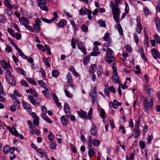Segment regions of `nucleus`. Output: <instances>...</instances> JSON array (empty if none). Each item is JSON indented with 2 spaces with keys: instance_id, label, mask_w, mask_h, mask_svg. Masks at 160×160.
Returning <instances> with one entry per match:
<instances>
[{
  "instance_id": "obj_1",
  "label": "nucleus",
  "mask_w": 160,
  "mask_h": 160,
  "mask_svg": "<svg viewBox=\"0 0 160 160\" xmlns=\"http://www.w3.org/2000/svg\"><path fill=\"white\" fill-rule=\"evenodd\" d=\"M154 100V98H151L149 102L147 98L145 97H143L142 105L145 111H148L149 110H151L152 109Z\"/></svg>"
},
{
  "instance_id": "obj_2",
  "label": "nucleus",
  "mask_w": 160,
  "mask_h": 160,
  "mask_svg": "<svg viewBox=\"0 0 160 160\" xmlns=\"http://www.w3.org/2000/svg\"><path fill=\"white\" fill-rule=\"evenodd\" d=\"M140 120L139 118H138L136 121L134 128V131L135 132L134 137L137 138L140 135V129H139L140 127Z\"/></svg>"
},
{
  "instance_id": "obj_3",
  "label": "nucleus",
  "mask_w": 160,
  "mask_h": 160,
  "mask_svg": "<svg viewBox=\"0 0 160 160\" xmlns=\"http://www.w3.org/2000/svg\"><path fill=\"white\" fill-rule=\"evenodd\" d=\"M0 65L3 69L6 70L7 72H12V69L9 63L7 62L4 60H2L0 62Z\"/></svg>"
},
{
  "instance_id": "obj_4",
  "label": "nucleus",
  "mask_w": 160,
  "mask_h": 160,
  "mask_svg": "<svg viewBox=\"0 0 160 160\" xmlns=\"http://www.w3.org/2000/svg\"><path fill=\"white\" fill-rule=\"evenodd\" d=\"M12 72H8L6 75V80L8 82L12 85H14L15 84V81L14 78L11 75Z\"/></svg>"
},
{
  "instance_id": "obj_5",
  "label": "nucleus",
  "mask_w": 160,
  "mask_h": 160,
  "mask_svg": "<svg viewBox=\"0 0 160 160\" xmlns=\"http://www.w3.org/2000/svg\"><path fill=\"white\" fill-rule=\"evenodd\" d=\"M75 41L78 48L81 50L84 55H86V52L85 47L82 43L78 39H75Z\"/></svg>"
},
{
  "instance_id": "obj_6",
  "label": "nucleus",
  "mask_w": 160,
  "mask_h": 160,
  "mask_svg": "<svg viewBox=\"0 0 160 160\" xmlns=\"http://www.w3.org/2000/svg\"><path fill=\"white\" fill-rule=\"evenodd\" d=\"M111 4L112 5V10L113 16H119L120 10L118 6H115L113 5V3L112 2H110V5H111Z\"/></svg>"
},
{
  "instance_id": "obj_7",
  "label": "nucleus",
  "mask_w": 160,
  "mask_h": 160,
  "mask_svg": "<svg viewBox=\"0 0 160 160\" xmlns=\"http://www.w3.org/2000/svg\"><path fill=\"white\" fill-rule=\"evenodd\" d=\"M35 23L33 25V27L37 33H39L40 30V22L41 21L39 18H37L35 20Z\"/></svg>"
},
{
  "instance_id": "obj_8",
  "label": "nucleus",
  "mask_w": 160,
  "mask_h": 160,
  "mask_svg": "<svg viewBox=\"0 0 160 160\" xmlns=\"http://www.w3.org/2000/svg\"><path fill=\"white\" fill-rule=\"evenodd\" d=\"M90 132L91 134L95 136L96 135L98 131L97 129L96 125L94 123L92 124V127L90 130Z\"/></svg>"
},
{
  "instance_id": "obj_9",
  "label": "nucleus",
  "mask_w": 160,
  "mask_h": 160,
  "mask_svg": "<svg viewBox=\"0 0 160 160\" xmlns=\"http://www.w3.org/2000/svg\"><path fill=\"white\" fill-rule=\"evenodd\" d=\"M78 113L80 117L81 118L84 119H88L87 114L83 110L78 111Z\"/></svg>"
},
{
  "instance_id": "obj_10",
  "label": "nucleus",
  "mask_w": 160,
  "mask_h": 160,
  "mask_svg": "<svg viewBox=\"0 0 160 160\" xmlns=\"http://www.w3.org/2000/svg\"><path fill=\"white\" fill-rule=\"evenodd\" d=\"M99 53L98 47H95L93 48L92 52L90 53V55L92 56H97Z\"/></svg>"
},
{
  "instance_id": "obj_11",
  "label": "nucleus",
  "mask_w": 160,
  "mask_h": 160,
  "mask_svg": "<svg viewBox=\"0 0 160 160\" xmlns=\"http://www.w3.org/2000/svg\"><path fill=\"white\" fill-rule=\"evenodd\" d=\"M37 151L39 153L42 155L41 158L43 157L46 158H48V155L44 150L40 148H39L38 149Z\"/></svg>"
},
{
  "instance_id": "obj_12",
  "label": "nucleus",
  "mask_w": 160,
  "mask_h": 160,
  "mask_svg": "<svg viewBox=\"0 0 160 160\" xmlns=\"http://www.w3.org/2000/svg\"><path fill=\"white\" fill-rule=\"evenodd\" d=\"M151 53L153 57L155 59H157L160 55L159 52L155 49H152L151 50Z\"/></svg>"
},
{
  "instance_id": "obj_13",
  "label": "nucleus",
  "mask_w": 160,
  "mask_h": 160,
  "mask_svg": "<svg viewBox=\"0 0 160 160\" xmlns=\"http://www.w3.org/2000/svg\"><path fill=\"white\" fill-rule=\"evenodd\" d=\"M61 122L62 124L64 126H67L68 122L66 117L65 116H62L61 118Z\"/></svg>"
},
{
  "instance_id": "obj_14",
  "label": "nucleus",
  "mask_w": 160,
  "mask_h": 160,
  "mask_svg": "<svg viewBox=\"0 0 160 160\" xmlns=\"http://www.w3.org/2000/svg\"><path fill=\"white\" fill-rule=\"evenodd\" d=\"M22 104L23 108L27 110L31 109L30 105L28 102L25 101H23Z\"/></svg>"
},
{
  "instance_id": "obj_15",
  "label": "nucleus",
  "mask_w": 160,
  "mask_h": 160,
  "mask_svg": "<svg viewBox=\"0 0 160 160\" xmlns=\"http://www.w3.org/2000/svg\"><path fill=\"white\" fill-rule=\"evenodd\" d=\"M7 128L12 135H14L16 137L18 136L19 135V133L17 130L13 131L12 128L9 126L7 127Z\"/></svg>"
},
{
  "instance_id": "obj_16",
  "label": "nucleus",
  "mask_w": 160,
  "mask_h": 160,
  "mask_svg": "<svg viewBox=\"0 0 160 160\" xmlns=\"http://www.w3.org/2000/svg\"><path fill=\"white\" fill-rule=\"evenodd\" d=\"M121 105V102H118L115 99H114L113 100V103H112V107L116 109L118 108V106H120Z\"/></svg>"
},
{
  "instance_id": "obj_17",
  "label": "nucleus",
  "mask_w": 160,
  "mask_h": 160,
  "mask_svg": "<svg viewBox=\"0 0 160 160\" xmlns=\"http://www.w3.org/2000/svg\"><path fill=\"white\" fill-rule=\"evenodd\" d=\"M97 69V65L93 64L90 66L89 68V72L91 74L95 72Z\"/></svg>"
},
{
  "instance_id": "obj_18",
  "label": "nucleus",
  "mask_w": 160,
  "mask_h": 160,
  "mask_svg": "<svg viewBox=\"0 0 160 160\" xmlns=\"http://www.w3.org/2000/svg\"><path fill=\"white\" fill-rule=\"evenodd\" d=\"M145 89L146 92L148 94L150 95L152 94L153 92V90L151 88L150 86H146V84H145Z\"/></svg>"
},
{
  "instance_id": "obj_19",
  "label": "nucleus",
  "mask_w": 160,
  "mask_h": 160,
  "mask_svg": "<svg viewBox=\"0 0 160 160\" xmlns=\"http://www.w3.org/2000/svg\"><path fill=\"white\" fill-rule=\"evenodd\" d=\"M26 92L28 93H30L31 94L34 95V96L36 98L38 96L37 93L32 88H30L29 89L27 90Z\"/></svg>"
},
{
  "instance_id": "obj_20",
  "label": "nucleus",
  "mask_w": 160,
  "mask_h": 160,
  "mask_svg": "<svg viewBox=\"0 0 160 160\" xmlns=\"http://www.w3.org/2000/svg\"><path fill=\"white\" fill-rule=\"evenodd\" d=\"M112 82L114 83H117L119 81V78L117 74L112 75Z\"/></svg>"
},
{
  "instance_id": "obj_21",
  "label": "nucleus",
  "mask_w": 160,
  "mask_h": 160,
  "mask_svg": "<svg viewBox=\"0 0 160 160\" xmlns=\"http://www.w3.org/2000/svg\"><path fill=\"white\" fill-rule=\"evenodd\" d=\"M42 60L43 61L45 64L47 66V67L50 68V65L48 62V60H50V58L48 57L47 59L45 57H43L42 58Z\"/></svg>"
},
{
  "instance_id": "obj_22",
  "label": "nucleus",
  "mask_w": 160,
  "mask_h": 160,
  "mask_svg": "<svg viewBox=\"0 0 160 160\" xmlns=\"http://www.w3.org/2000/svg\"><path fill=\"white\" fill-rule=\"evenodd\" d=\"M88 140L87 141V144L88 148H92V137L91 136H89L88 137Z\"/></svg>"
},
{
  "instance_id": "obj_23",
  "label": "nucleus",
  "mask_w": 160,
  "mask_h": 160,
  "mask_svg": "<svg viewBox=\"0 0 160 160\" xmlns=\"http://www.w3.org/2000/svg\"><path fill=\"white\" fill-rule=\"evenodd\" d=\"M155 22L158 31H160V20L158 17H156L155 19Z\"/></svg>"
},
{
  "instance_id": "obj_24",
  "label": "nucleus",
  "mask_w": 160,
  "mask_h": 160,
  "mask_svg": "<svg viewBox=\"0 0 160 160\" xmlns=\"http://www.w3.org/2000/svg\"><path fill=\"white\" fill-rule=\"evenodd\" d=\"M64 87L65 88L64 90V92L65 95L67 97L69 98H71L72 97V95L66 89V88H68L69 86L68 85H65L64 86Z\"/></svg>"
},
{
  "instance_id": "obj_25",
  "label": "nucleus",
  "mask_w": 160,
  "mask_h": 160,
  "mask_svg": "<svg viewBox=\"0 0 160 160\" xmlns=\"http://www.w3.org/2000/svg\"><path fill=\"white\" fill-rule=\"evenodd\" d=\"M67 24V22L64 19H62L58 23V26L61 27H64Z\"/></svg>"
},
{
  "instance_id": "obj_26",
  "label": "nucleus",
  "mask_w": 160,
  "mask_h": 160,
  "mask_svg": "<svg viewBox=\"0 0 160 160\" xmlns=\"http://www.w3.org/2000/svg\"><path fill=\"white\" fill-rule=\"evenodd\" d=\"M106 62L109 63H111L112 61L114 60V58L113 56H111L110 55H108L107 57L106 58Z\"/></svg>"
},
{
  "instance_id": "obj_27",
  "label": "nucleus",
  "mask_w": 160,
  "mask_h": 160,
  "mask_svg": "<svg viewBox=\"0 0 160 160\" xmlns=\"http://www.w3.org/2000/svg\"><path fill=\"white\" fill-rule=\"evenodd\" d=\"M41 117L45 121H47L49 123H51L52 122L50 119L45 114H42L41 115Z\"/></svg>"
},
{
  "instance_id": "obj_28",
  "label": "nucleus",
  "mask_w": 160,
  "mask_h": 160,
  "mask_svg": "<svg viewBox=\"0 0 160 160\" xmlns=\"http://www.w3.org/2000/svg\"><path fill=\"white\" fill-rule=\"evenodd\" d=\"M19 21L20 22V23L22 24V22H26L27 24H28L29 23V20L26 18H25L24 17H22L21 18L19 19Z\"/></svg>"
},
{
  "instance_id": "obj_29",
  "label": "nucleus",
  "mask_w": 160,
  "mask_h": 160,
  "mask_svg": "<svg viewBox=\"0 0 160 160\" xmlns=\"http://www.w3.org/2000/svg\"><path fill=\"white\" fill-rule=\"evenodd\" d=\"M16 71L17 72L20 74L23 75L24 76L26 75V74L25 73V71L21 68H16Z\"/></svg>"
},
{
  "instance_id": "obj_30",
  "label": "nucleus",
  "mask_w": 160,
  "mask_h": 160,
  "mask_svg": "<svg viewBox=\"0 0 160 160\" xmlns=\"http://www.w3.org/2000/svg\"><path fill=\"white\" fill-rule=\"evenodd\" d=\"M22 25L24 26L25 28L29 31L34 32V30L32 28V27L31 26L25 23L24 22H22Z\"/></svg>"
},
{
  "instance_id": "obj_31",
  "label": "nucleus",
  "mask_w": 160,
  "mask_h": 160,
  "mask_svg": "<svg viewBox=\"0 0 160 160\" xmlns=\"http://www.w3.org/2000/svg\"><path fill=\"white\" fill-rule=\"evenodd\" d=\"M26 79L28 82L34 85H37V82L31 78L27 77Z\"/></svg>"
},
{
  "instance_id": "obj_32",
  "label": "nucleus",
  "mask_w": 160,
  "mask_h": 160,
  "mask_svg": "<svg viewBox=\"0 0 160 160\" xmlns=\"http://www.w3.org/2000/svg\"><path fill=\"white\" fill-rule=\"evenodd\" d=\"M142 29V27L141 24L137 25L136 27V31L138 34H140Z\"/></svg>"
},
{
  "instance_id": "obj_33",
  "label": "nucleus",
  "mask_w": 160,
  "mask_h": 160,
  "mask_svg": "<svg viewBox=\"0 0 160 160\" xmlns=\"http://www.w3.org/2000/svg\"><path fill=\"white\" fill-rule=\"evenodd\" d=\"M38 84L43 87L44 89H47V87L45 82L42 80H39L38 81Z\"/></svg>"
},
{
  "instance_id": "obj_34",
  "label": "nucleus",
  "mask_w": 160,
  "mask_h": 160,
  "mask_svg": "<svg viewBox=\"0 0 160 160\" xmlns=\"http://www.w3.org/2000/svg\"><path fill=\"white\" fill-rule=\"evenodd\" d=\"M90 57L89 56H86L84 58L83 62L85 65H87L90 61Z\"/></svg>"
},
{
  "instance_id": "obj_35",
  "label": "nucleus",
  "mask_w": 160,
  "mask_h": 160,
  "mask_svg": "<svg viewBox=\"0 0 160 160\" xmlns=\"http://www.w3.org/2000/svg\"><path fill=\"white\" fill-rule=\"evenodd\" d=\"M37 46L38 48L42 52H45L46 51V48L42 44H37Z\"/></svg>"
},
{
  "instance_id": "obj_36",
  "label": "nucleus",
  "mask_w": 160,
  "mask_h": 160,
  "mask_svg": "<svg viewBox=\"0 0 160 160\" xmlns=\"http://www.w3.org/2000/svg\"><path fill=\"white\" fill-rule=\"evenodd\" d=\"M100 144V142L99 140L94 139L92 141V144L94 146H97Z\"/></svg>"
},
{
  "instance_id": "obj_37",
  "label": "nucleus",
  "mask_w": 160,
  "mask_h": 160,
  "mask_svg": "<svg viewBox=\"0 0 160 160\" xmlns=\"http://www.w3.org/2000/svg\"><path fill=\"white\" fill-rule=\"evenodd\" d=\"M10 147L8 145L5 146L3 148V151L6 154H8L9 152Z\"/></svg>"
},
{
  "instance_id": "obj_38",
  "label": "nucleus",
  "mask_w": 160,
  "mask_h": 160,
  "mask_svg": "<svg viewBox=\"0 0 160 160\" xmlns=\"http://www.w3.org/2000/svg\"><path fill=\"white\" fill-rule=\"evenodd\" d=\"M31 102L33 105H35L36 103L35 99L32 96L29 95L28 97Z\"/></svg>"
},
{
  "instance_id": "obj_39",
  "label": "nucleus",
  "mask_w": 160,
  "mask_h": 160,
  "mask_svg": "<svg viewBox=\"0 0 160 160\" xmlns=\"http://www.w3.org/2000/svg\"><path fill=\"white\" fill-rule=\"evenodd\" d=\"M45 89V90H43L42 91V93L47 98H48L50 96V95L48 94V89L47 88V89Z\"/></svg>"
},
{
  "instance_id": "obj_40",
  "label": "nucleus",
  "mask_w": 160,
  "mask_h": 160,
  "mask_svg": "<svg viewBox=\"0 0 160 160\" xmlns=\"http://www.w3.org/2000/svg\"><path fill=\"white\" fill-rule=\"evenodd\" d=\"M4 4L9 9H12V7L8 0H5V1Z\"/></svg>"
},
{
  "instance_id": "obj_41",
  "label": "nucleus",
  "mask_w": 160,
  "mask_h": 160,
  "mask_svg": "<svg viewBox=\"0 0 160 160\" xmlns=\"http://www.w3.org/2000/svg\"><path fill=\"white\" fill-rule=\"evenodd\" d=\"M59 71L57 70H54L52 72V75L53 77H56L59 75Z\"/></svg>"
},
{
  "instance_id": "obj_42",
  "label": "nucleus",
  "mask_w": 160,
  "mask_h": 160,
  "mask_svg": "<svg viewBox=\"0 0 160 160\" xmlns=\"http://www.w3.org/2000/svg\"><path fill=\"white\" fill-rule=\"evenodd\" d=\"M107 53L108 55L112 56H114V53L112 50L110 48H108L107 50Z\"/></svg>"
},
{
  "instance_id": "obj_43",
  "label": "nucleus",
  "mask_w": 160,
  "mask_h": 160,
  "mask_svg": "<svg viewBox=\"0 0 160 160\" xmlns=\"http://www.w3.org/2000/svg\"><path fill=\"white\" fill-rule=\"evenodd\" d=\"M30 132L31 134L32 135L35 133L37 135H38L40 133V131L39 130L37 129L36 128L35 130H34V131H30Z\"/></svg>"
},
{
  "instance_id": "obj_44",
  "label": "nucleus",
  "mask_w": 160,
  "mask_h": 160,
  "mask_svg": "<svg viewBox=\"0 0 160 160\" xmlns=\"http://www.w3.org/2000/svg\"><path fill=\"white\" fill-rule=\"evenodd\" d=\"M88 155L90 158H91L94 154V150L92 148H89Z\"/></svg>"
},
{
  "instance_id": "obj_45",
  "label": "nucleus",
  "mask_w": 160,
  "mask_h": 160,
  "mask_svg": "<svg viewBox=\"0 0 160 160\" xmlns=\"http://www.w3.org/2000/svg\"><path fill=\"white\" fill-rule=\"evenodd\" d=\"M93 109L92 108L90 109L88 113V118L91 120L92 118Z\"/></svg>"
},
{
  "instance_id": "obj_46",
  "label": "nucleus",
  "mask_w": 160,
  "mask_h": 160,
  "mask_svg": "<svg viewBox=\"0 0 160 160\" xmlns=\"http://www.w3.org/2000/svg\"><path fill=\"white\" fill-rule=\"evenodd\" d=\"M139 144L140 148L142 149H144L146 147L145 143V142L139 141Z\"/></svg>"
},
{
  "instance_id": "obj_47",
  "label": "nucleus",
  "mask_w": 160,
  "mask_h": 160,
  "mask_svg": "<svg viewBox=\"0 0 160 160\" xmlns=\"http://www.w3.org/2000/svg\"><path fill=\"white\" fill-rule=\"evenodd\" d=\"M39 118L38 117H37L36 118H34L33 121V123L34 125L35 126L38 125L39 124Z\"/></svg>"
},
{
  "instance_id": "obj_48",
  "label": "nucleus",
  "mask_w": 160,
  "mask_h": 160,
  "mask_svg": "<svg viewBox=\"0 0 160 160\" xmlns=\"http://www.w3.org/2000/svg\"><path fill=\"white\" fill-rule=\"evenodd\" d=\"M66 78L68 82H72V76L70 72H68Z\"/></svg>"
},
{
  "instance_id": "obj_49",
  "label": "nucleus",
  "mask_w": 160,
  "mask_h": 160,
  "mask_svg": "<svg viewBox=\"0 0 160 160\" xmlns=\"http://www.w3.org/2000/svg\"><path fill=\"white\" fill-rule=\"evenodd\" d=\"M70 22L74 30L75 31L76 30H77V29L76 28L77 25L76 24L75 22L74 21L72 20H70Z\"/></svg>"
},
{
  "instance_id": "obj_50",
  "label": "nucleus",
  "mask_w": 160,
  "mask_h": 160,
  "mask_svg": "<svg viewBox=\"0 0 160 160\" xmlns=\"http://www.w3.org/2000/svg\"><path fill=\"white\" fill-rule=\"evenodd\" d=\"M81 28L82 30L85 32H87L88 31V27L84 24L81 26Z\"/></svg>"
},
{
  "instance_id": "obj_51",
  "label": "nucleus",
  "mask_w": 160,
  "mask_h": 160,
  "mask_svg": "<svg viewBox=\"0 0 160 160\" xmlns=\"http://www.w3.org/2000/svg\"><path fill=\"white\" fill-rule=\"evenodd\" d=\"M118 30L119 32V33L122 35L123 33L122 28L121 25H120V23H118Z\"/></svg>"
},
{
  "instance_id": "obj_52",
  "label": "nucleus",
  "mask_w": 160,
  "mask_h": 160,
  "mask_svg": "<svg viewBox=\"0 0 160 160\" xmlns=\"http://www.w3.org/2000/svg\"><path fill=\"white\" fill-rule=\"evenodd\" d=\"M154 39L158 43H160V37L157 34L154 35Z\"/></svg>"
},
{
  "instance_id": "obj_53",
  "label": "nucleus",
  "mask_w": 160,
  "mask_h": 160,
  "mask_svg": "<svg viewBox=\"0 0 160 160\" xmlns=\"http://www.w3.org/2000/svg\"><path fill=\"white\" fill-rule=\"evenodd\" d=\"M39 6L41 9L43 10L47 11L48 10L45 4H40Z\"/></svg>"
},
{
  "instance_id": "obj_54",
  "label": "nucleus",
  "mask_w": 160,
  "mask_h": 160,
  "mask_svg": "<svg viewBox=\"0 0 160 160\" xmlns=\"http://www.w3.org/2000/svg\"><path fill=\"white\" fill-rule=\"evenodd\" d=\"M105 113L104 110L102 108H101L100 112V115L102 118L103 119L104 118Z\"/></svg>"
},
{
  "instance_id": "obj_55",
  "label": "nucleus",
  "mask_w": 160,
  "mask_h": 160,
  "mask_svg": "<svg viewBox=\"0 0 160 160\" xmlns=\"http://www.w3.org/2000/svg\"><path fill=\"white\" fill-rule=\"evenodd\" d=\"M110 37V34L108 32L106 33L103 37V40L106 41L108 40Z\"/></svg>"
},
{
  "instance_id": "obj_56",
  "label": "nucleus",
  "mask_w": 160,
  "mask_h": 160,
  "mask_svg": "<svg viewBox=\"0 0 160 160\" xmlns=\"http://www.w3.org/2000/svg\"><path fill=\"white\" fill-rule=\"evenodd\" d=\"M97 75L98 76H100L102 73V69L101 68L99 67L97 69Z\"/></svg>"
},
{
  "instance_id": "obj_57",
  "label": "nucleus",
  "mask_w": 160,
  "mask_h": 160,
  "mask_svg": "<svg viewBox=\"0 0 160 160\" xmlns=\"http://www.w3.org/2000/svg\"><path fill=\"white\" fill-rule=\"evenodd\" d=\"M98 24L103 27H106V24L105 22L102 20H99L98 22Z\"/></svg>"
},
{
  "instance_id": "obj_58",
  "label": "nucleus",
  "mask_w": 160,
  "mask_h": 160,
  "mask_svg": "<svg viewBox=\"0 0 160 160\" xmlns=\"http://www.w3.org/2000/svg\"><path fill=\"white\" fill-rule=\"evenodd\" d=\"M134 152H133V153H131L128 158V156H127L126 158L128 160H133L134 156Z\"/></svg>"
},
{
  "instance_id": "obj_59",
  "label": "nucleus",
  "mask_w": 160,
  "mask_h": 160,
  "mask_svg": "<svg viewBox=\"0 0 160 160\" xmlns=\"http://www.w3.org/2000/svg\"><path fill=\"white\" fill-rule=\"evenodd\" d=\"M153 138L152 135H149L148 136L147 141L148 144H150L151 142V141Z\"/></svg>"
},
{
  "instance_id": "obj_60",
  "label": "nucleus",
  "mask_w": 160,
  "mask_h": 160,
  "mask_svg": "<svg viewBox=\"0 0 160 160\" xmlns=\"http://www.w3.org/2000/svg\"><path fill=\"white\" fill-rule=\"evenodd\" d=\"M125 12L126 13H128L129 11V8L128 4L126 2H125Z\"/></svg>"
},
{
  "instance_id": "obj_61",
  "label": "nucleus",
  "mask_w": 160,
  "mask_h": 160,
  "mask_svg": "<svg viewBox=\"0 0 160 160\" xmlns=\"http://www.w3.org/2000/svg\"><path fill=\"white\" fill-rule=\"evenodd\" d=\"M119 16H113V18L115 21V22L118 24L119 23Z\"/></svg>"
},
{
  "instance_id": "obj_62",
  "label": "nucleus",
  "mask_w": 160,
  "mask_h": 160,
  "mask_svg": "<svg viewBox=\"0 0 160 160\" xmlns=\"http://www.w3.org/2000/svg\"><path fill=\"white\" fill-rule=\"evenodd\" d=\"M6 21L5 17L2 15H0V22L1 23H4Z\"/></svg>"
},
{
  "instance_id": "obj_63",
  "label": "nucleus",
  "mask_w": 160,
  "mask_h": 160,
  "mask_svg": "<svg viewBox=\"0 0 160 160\" xmlns=\"http://www.w3.org/2000/svg\"><path fill=\"white\" fill-rule=\"evenodd\" d=\"M11 9H6L5 10V13L8 15L10 16L12 14V12L11 10Z\"/></svg>"
},
{
  "instance_id": "obj_64",
  "label": "nucleus",
  "mask_w": 160,
  "mask_h": 160,
  "mask_svg": "<svg viewBox=\"0 0 160 160\" xmlns=\"http://www.w3.org/2000/svg\"><path fill=\"white\" fill-rule=\"evenodd\" d=\"M48 138L51 141H52L54 139L53 135L51 132H49V134L48 136Z\"/></svg>"
}]
</instances>
